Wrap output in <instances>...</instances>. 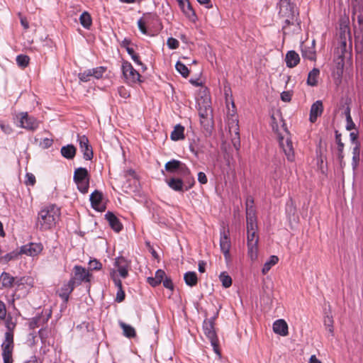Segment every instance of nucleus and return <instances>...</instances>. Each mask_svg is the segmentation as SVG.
Here are the masks:
<instances>
[{
	"label": "nucleus",
	"instance_id": "nucleus-55",
	"mask_svg": "<svg viewBox=\"0 0 363 363\" xmlns=\"http://www.w3.org/2000/svg\"><path fill=\"white\" fill-rule=\"evenodd\" d=\"M284 18L285 25L283 26V29H285L286 26L294 25V22L296 21L295 14H291L288 16H286Z\"/></svg>",
	"mask_w": 363,
	"mask_h": 363
},
{
	"label": "nucleus",
	"instance_id": "nucleus-51",
	"mask_svg": "<svg viewBox=\"0 0 363 363\" xmlns=\"http://www.w3.org/2000/svg\"><path fill=\"white\" fill-rule=\"evenodd\" d=\"M78 77L82 82H89L90 80V77H92L91 70L88 69L84 71V72H80L79 73Z\"/></svg>",
	"mask_w": 363,
	"mask_h": 363
},
{
	"label": "nucleus",
	"instance_id": "nucleus-5",
	"mask_svg": "<svg viewBox=\"0 0 363 363\" xmlns=\"http://www.w3.org/2000/svg\"><path fill=\"white\" fill-rule=\"evenodd\" d=\"M32 279L29 277H21L16 279L14 286L16 287L13 296L17 299L25 296L28 291V286H32Z\"/></svg>",
	"mask_w": 363,
	"mask_h": 363
},
{
	"label": "nucleus",
	"instance_id": "nucleus-9",
	"mask_svg": "<svg viewBox=\"0 0 363 363\" xmlns=\"http://www.w3.org/2000/svg\"><path fill=\"white\" fill-rule=\"evenodd\" d=\"M74 276L71 279H74V284L77 283V285L81 284L82 281L90 282L92 274L86 270L85 268L76 265L74 267Z\"/></svg>",
	"mask_w": 363,
	"mask_h": 363
},
{
	"label": "nucleus",
	"instance_id": "nucleus-47",
	"mask_svg": "<svg viewBox=\"0 0 363 363\" xmlns=\"http://www.w3.org/2000/svg\"><path fill=\"white\" fill-rule=\"evenodd\" d=\"M247 245H252V244H258L259 238L258 235H256V232H249L247 233Z\"/></svg>",
	"mask_w": 363,
	"mask_h": 363
},
{
	"label": "nucleus",
	"instance_id": "nucleus-42",
	"mask_svg": "<svg viewBox=\"0 0 363 363\" xmlns=\"http://www.w3.org/2000/svg\"><path fill=\"white\" fill-rule=\"evenodd\" d=\"M324 325L325 326L326 330L333 335H334V328H333V318L332 315H327L324 318Z\"/></svg>",
	"mask_w": 363,
	"mask_h": 363
},
{
	"label": "nucleus",
	"instance_id": "nucleus-62",
	"mask_svg": "<svg viewBox=\"0 0 363 363\" xmlns=\"http://www.w3.org/2000/svg\"><path fill=\"white\" fill-rule=\"evenodd\" d=\"M6 307L4 301L0 300V320H5L6 318Z\"/></svg>",
	"mask_w": 363,
	"mask_h": 363
},
{
	"label": "nucleus",
	"instance_id": "nucleus-50",
	"mask_svg": "<svg viewBox=\"0 0 363 363\" xmlns=\"http://www.w3.org/2000/svg\"><path fill=\"white\" fill-rule=\"evenodd\" d=\"M211 112H212V110H211L210 106H206L204 107V108H202L200 107L199 109V115L201 119L208 118V116L209 115V113H211Z\"/></svg>",
	"mask_w": 363,
	"mask_h": 363
},
{
	"label": "nucleus",
	"instance_id": "nucleus-38",
	"mask_svg": "<svg viewBox=\"0 0 363 363\" xmlns=\"http://www.w3.org/2000/svg\"><path fill=\"white\" fill-rule=\"evenodd\" d=\"M1 350H2V358L3 359H13V352L14 350V347L11 346H6L1 345Z\"/></svg>",
	"mask_w": 363,
	"mask_h": 363
},
{
	"label": "nucleus",
	"instance_id": "nucleus-26",
	"mask_svg": "<svg viewBox=\"0 0 363 363\" xmlns=\"http://www.w3.org/2000/svg\"><path fill=\"white\" fill-rule=\"evenodd\" d=\"M170 137L171 139L174 141L184 139V127L181 124H177V125H175L174 130L171 133Z\"/></svg>",
	"mask_w": 363,
	"mask_h": 363
},
{
	"label": "nucleus",
	"instance_id": "nucleus-49",
	"mask_svg": "<svg viewBox=\"0 0 363 363\" xmlns=\"http://www.w3.org/2000/svg\"><path fill=\"white\" fill-rule=\"evenodd\" d=\"M246 220H257L256 211L254 206L246 208Z\"/></svg>",
	"mask_w": 363,
	"mask_h": 363
},
{
	"label": "nucleus",
	"instance_id": "nucleus-40",
	"mask_svg": "<svg viewBox=\"0 0 363 363\" xmlns=\"http://www.w3.org/2000/svg\"><path fill=\"white\" fill-rule=\"evenodd\" d=\"M219 279L224 288H228L232 285V278L226 272L220 273Z\"/></svg>",
	"mask_w": 363,
	"mask_h": 363
},
{
	"label": "nucleus",
	"instance_id": "nucleus-30",
	"mask_svg": "<svg viewBox=\"0 0 363 363\" xmlns=\"http://www.w3.org/2000/svg\"><path fill=\"white\" fill-rule=\"evenodd\" d=\"M119 325L123 329V335L128 338H133L136 337V333L135 329L123 322H120Z\"/></svg>",
	"mask_w": 363,
	"mask_h": 363
},
{
	"label": "nucleus",
	"instance_id": "nucleus-32",
	"mask_svg": "<svg viewBox=\"0 0 363 363\" xmlns=\"http://www.w3.org/2000/svg\"><path fill=\"white\" fill-rule=\"evenodd\" d=\"M183 13L192 21H195L197 18L194 9H193L189 1H187L186 6L182 9Z\"/></svg>",
	"mask_w": 363,
	"mask_h": 363
},
{
	"label": "nucleus",
	"instance_id": "nucleus-3",
	"mask_svg": "<svg viewBox=\"0 0 363 363\" xmlns=\"http://www.w3.org/2000/svg\"><path fill=\"white\" fill-rule=\"evenodd\" d=\"M203 330L206 336L209 339L214 352L218 355L219 358H220L221 352L215 330V323H213L212 320H207V318L205 319L203 323Z\"/></svg>",
	"mask_w": 363,
	"mask_h": 363
},
{
	"label": "nucleus",
	"instance_id": "nucleus-45",
	"mask_svg": "<svg viewBox=\"0 0 363 363\" xmlns=\"http://www.w3.org/2000/svg\"><path fill=\"white\" fill-rule=\"evenodd\" d=\"M257 245L258 244H252V245H247V253L252 260L256 259L257 257Z\"/></svg>",
	"mask_w": 363,
	"mask_h": 363
},
{
	"label": "nucleus",
	"instance_id": "nucleus-24",
	"mask_svg": "<svg viewBox=\"0 0 363 363\" xmlns=\"http://www.w3.org/2000/svg\"><path fill=\"white\" fill-rule=\"evenodd\" d=\"M273 330L277 334L285 336L288 334V325L283 319L277 320L273 324Z\"/></svg>",
	"mask_w": 363,
	"mask_h": 363
},
{
	"label": "nucleus",
	"instance_id": "nucleus-20",
	"mask_svg": "<svg viewBox=\"0 0 363 363\" xmlns=\"http://www.w3.org/2000/svg\"><path fill=\"white\" fill-rule=\"evenodd\" d=\"M301 55L304 59H308L311 61L316 60V52L314 40L311 42V45H303L301 46Z\"/></svg>",
	"mask_w": 363,
	"mask_h": 363
},
{
	"label": "nucleus",
	"instance_id": "nucleus-21",
	"mask_svg": "<svg viewBox=\"0 0 363 363\" xmlns=\"http://www.w3.org/2000/svg\"><path fill=\"white\" fill-rule=\"evenodd\" d=\"M115 266L118 268V272L122 278H126L128 276L129 263L123 257H118L115 261Z\"/></svg>",
	"mask_w": 363,
	"mask_h": 363
},
{
	"label": "nucleus",
	"instance_id": "nucleus-48",
	"mask_svg": "<svg viewBox=\"0 0 363 363\" xmlns=\"http://www.w3.org/2000/svg\"><path fill=\"white\" fill-rule=\"evenodd\" d=\"M90 70L92 77H94L96 79H100L106 72V68L105 67H98Z\"/></svg>",
	"mask_w": 363,
	"mask_h": 363
},
{
	"label": "nucleus",
	"instance_id": "nucleus-28",
	"mask_svg": "<svg viewBox=\"0 0 363 363\" xmlns=\"http://www.w3.org/2000/svg\"><path fill=\"white\" fill-rule=\"evenodd\" d=\"M184 279L186 285L193 287L198 283L197 274L194 272H186L184 275Z\"/></svg>",
	"mask_w": 363,
	"mask_h": 363
},
{
	"label": "nucleus",
	"instance_id": "nucleus-27",
	"mask_svg": "<svg viewBox=\"0 0 363 363\" xmlns=\"http://www.w3.org/2000/svg\"><path fill=\"white\" fill-rule=\"evenodd\" d=\"M360 143H357V145L353 147L352 150V168L354 170L357 169L359 163L360 156Z\"/></svg>",
	"mask_w": 363,
	"mask_h": 363
},
{
	"label": "nucleus",
	"instance_id": "nucleus-12",
	"mask_svg": "<svg viewBox=\"0 0 363 363\" xmlns=\"http://www.w3.org/2000/svg\"><path fill=\"white\" fill-rule=\"evenodd\" d=\"M74 287V279H70L67 283L64 284L57 291V294L63 300L65 303L68 302L69 294L73 291Z\"/></svg>",
	"mask_w": 363,
	"mask_h": 363
},
{
	"label": "nucleus",
	"instance_id": "nucleus-31",
	"mask_svg": "<svg viewBox=\"0 0 363 363\" xmlns=\"http://www.w3.org/2000/svg\"><path fill=\"white\" fill-rule=\"evenodd\" d=\"M354 41H355V48L357 49L358 48L363 47V30L361 28H357V26H354Z\"/></svg>",
	"mask_w": 363,
	"mask_h": 363
},
{
	"label": "nucleus",
	"instance_id": "nucleus-46",
	"mask_svg": "<svg viewBox=\"0 0 363 363\" xmlns=\"http://www.w3.org/2000/svg\"><path fill=\"white\" fill-rule=\"evenodd\" d=\"M1 345L14 347V334H11L10 333H5L4 340L3 341Z\"/></svg>",
	"mask_w": 363,
	"mask_h": 363
},
{
	"label": "nucleus",
	"instance_id": "nucleus-34",
	"mask_svg": "<svg viewBox=\"0 0 363 363\" xmlns=\"http://www.w3.org/2000/svg\"><path fill=\"white\" fill-rule=\"evenodd\" d=\"M21 255H22V253L21 252V250L20 251H16V250L12 251L9 253L6 254L4 256H1L0 257V262L6 264L11 260L18 259V257Z\"/></svg>",
	"mask_w": 363,
	"mask_h": 363
},
{
	"label": "nucleus",
	"instance_id": "nucleus-11",
	"mask_svg": "<svg viewBox=\"0 0 363 363\" xmlns=\"http://www.w3.org/2000/svg\"><path fill=\"white\" fill-rule=\"evenodd\" d=\"M230 232L229 230H225V228L220 232V250L223 253L225 259L230 256V240L229 238Z\"/></svg>",
	"mask_w": 363,
	"mask_h": 363
},
{
	"label": "nucleus",
	"instance_id": "nucleus-37",
	"mask_svg": "<svg viewBox=\"0 0 363 363\" xmlns=\"http://www.w3.org/2000/svg\"><path fill=\"white\" fill-rule=\"evenodd\" d=\"M351 6H352V19L354 21L355 15L357 12L363 11L362 4L360 2V0H351Z\"/></svg>",
	"mask_w": 363,
	"mask_h": 363
},
{
	"label": "nucleus",
	"instance_id": "nucleus-4",
	"mask_svg": "<svg viewBox=\"0 0 363 363\" xmlns=\"http://www.w3.org/2000/svg\"><path fill=\"white\" fill-rule=\"evenodd\" d=\"M74 182L77 185V189L82 194L89 191L90 176L86 168H77L74 173Z\"/></svg>",
	"mask_w": 363,
	"mask_h": 363
},
{
	"label": "nucleus",
	"instance_id": "nucleus-25",
	"mask_svg": "<svg viewBox=\"0 0 363 363\" xmlns=\"http://www.w3.org/2000/svg\"><path fill=\"white\" fill-rule=\"evenodd\" d=\"M60 152L65 158L72 160L75 157L77 149L73 145H67L62 147Z\"/></svg>",
	"mask_w": 363,
	"mask_h": 363
},
{
	"label": "nucleus",
	"instance_id": "nucleus-41",
	"mask_svg": "<svg viewBox=\"0 0 363 363\" xmlns=\"http://www.w3.org/2000/svg\"><path fill=\"white\" fill-rule=\"evenodd\" d=\"M176 69L181 74V75L186 78L189 74V70L188 67L180 61H178L175 65Z\"/></svg>",
	"mask_w": 363,
	"mask_h": 363
},
{
	"label": "nucleus",
	"instance_id": "nucleus-16",
	"mask_svg": "<svg viewBox=\"0 0 363 363\" xmlns=\"http://www.w3.org/2000/svg\"><path fill=\"white\" fill-rule=\"evenodd\" d=\"M103 199V194L98 191L95 190L90 195V201L93 208L98 211H105L106 206L101 204V201Z\"/></svg>",
	"mask_w": 363,
	"mask_h": 363
},
{
	"label": "nucleus",
	"instance_id": "nucleus-17",
	"mask_svg": "<svg viewBox=\"0 0 363 363\" xmlns=\"http://www.w3.org/2000/svg\"><path fill=\"white\" fill-rule=\"evenodd\" d=\"M291 14H295L294 6L291 3V0H280L279 11V17L285 18Z\"/></svg>",
	"mask_w": 363,
	"mask_h": 363
},
{
	"label": "nucleus",
	"instance_id": "nucleus-8",
	"mask_svg": "<svg viewBox=\"0 0 363 363\" xmlns=\"http://www.w3.org/2000/svg\"><path fill=\"white\" fill-rule=\"evenodd\" d=\"M79 147L83 153V157L86 160H91L94 157V152L91 145L89 144L88 138L86 135H77Z\"/></svg>",
	"mask_w": 363,
	"mask_h": 363
},
{
	"label": "nucleus",
	"instance_id": "nucleus-13",
	"mask_svg": "<svg viewBox=\"0 0 363 363\" xmlns=\"http://www.w3.org/2000/svg\"><path fill=\"white\" fill-rule=\"evenodd\" d=\"M43 249L41 243L30 242L28 245H23L21 247V252L28 256L35 257L39 255Z\"/></svg>",
	"mask_w": 363,
	"mask_h": 363
},
{
	"label": "nucleus",
	"instance_id": "nucleus-33",
	"mask_svg": "<svg viewBox=\"0 0 363 363\" xmlns=\"http://www.w3.org/2000/svg\"><path fill=\"white\" fill-rule=\"evenodd\" d=\"M79 21L82 26L86 29H89L92 24L91 15L87 11H84L81 14Z\"/></svg>",
	"mask_w": 363,
	"mask_h": 363
},
{
	"label": "nucleus",
	"instance_id": "nucleus-57",
	"mask_svg": "<svg viewBox=\"0 0 363 363\" xmlns=\"http://www.w3.org/2000/svg\"><path fill=\"white\" fill-rule=\"evenodd\" d=\"M167 44L170 49H177L179 45V41L174 38H169Z\"/></svg>",
	"mask_w": 363,
	"mask_h": 363
},
{
	"label": "nucleus",
	"instance_id": "nucleus-59",
	"mask_svg": "<svg viewBox=\"0 0 363 363\" xmlns=\"http://www.w3.org/2000/svg\"><path fill=\"white\" fill-rule=\"evenodd\" d=\"M292 91H284L281 94V99L284 102H290L291 101Z\"/></svg>",
	"mask_w": 363,
	"mask_h": 363
},
{
	"label": "nucleus",
	"instance_id": "nucleus-53",
	"mask_svg": "<svg viewBox=\"0 0 363 363\" xmlns=\"http://www.w3.org/2000/svg\"><path fill=\"white\" fill-rule=\"evenodd\" d=\"M247 233L257 231V220H246Z\"/></svg>",
	"mask_w": 363,
	"mask_h": 363
},
{
	"label": "nucleus",
	"instance_id": "nucleus-58",
	"mask_svg": "<svg viewBox=\"0 0 363 363\" xmlns=\"http://www.w3.org/2000/svg\"><path fill=\"white\" fill-rule=\"evenodd\" d=\"M25 184L27 186H33L35 184V177L32 173H26Z\"/></svg>",
	"mask_w": 363,
	"mask_h": 363
},
{
	"label": "nucleus",
	"instance_id": "nucleus-56",
	"mask_svg": "<svg viewBox=\"0 0 363 363\" xmlns=\"http://www.w3.org/2000/svg\"><path fill=\"white\" fill-rule=\"evenodd\" d=\"M162 283L166 289H170L171 291L174 290V286L170 277H165V279L162 281Z\"/></svg>",
	"mask_w": 363,
	"mask_h": 363
},
{
	"label": "nucleus",
	"instance_id": "nucleus-43",
	"mask_svg": "<svg viewBox=\"0 0 363 363\" xmlns=\"http://www.w3.org/2000/svg\"><path fill=\"white\" fill-rule=\"evenodd\" d=\"M30 58L26 55H19L16 57V62L18 65L22 68L28 67L29 65Z\"/></svg>",
	"mask_w": 363,
	"mask_h": 363
},
{
	"label": "nucleus",
	"instance_id": "nucleus-36",
	"mask_svg": "<svg viewBox=\"0 0 363 363\" xmlns=\"http://www.w3.org/2000/svg\"><path fill=\"white\" fill-rule=\"evenodd\" d=\"M155 17H156L155 15H152L151 13H147V14L144 15V18H140L138 21V28L143 33H144V34L147 33V30L145 24L147 22L148 18H155Z\"/></svg>",
	"mask_w": 363,
	"mask_h": 363
},
{
	"label": "nucleus",
	"instance_id": "nucleus-2",
	"mask_svg": "<svg viewBox=\"0 0 363 363\" xmlns=\"http://www.w3.org/2000/svg\"><path fill=\"white\" fill-rule=\"evenodd\" d=\"M165 170L169 173H177L180 176L188 185L186 186V190L192 188L195 184V179L191 174L190 169L183 162L177 160H172L167 162L164 165Z\"/></svg>",
	"mask_w": 363,
	"mask_h": 363
},
{
	"label": "nucleus",
	"instance_id": "nucleus-35",
	"mask_svg": "<svg viewBox=\"0 0 363 363\" xmlns=\"http://www.w3.org/2000/svg\"><path fill=\"white\" fill-rule=\"evenodd\" d=\"M279 262V257L276 255H272L269 257V259L267 261L262 269V272L263 274H266L272 268V266L275 265Z\"/></svg>",
	"mask_w": 363,
	"mask_h": 363
},
{
	"label": "nucleus",
	"instance_id": "nucleus-54",
	"mask_svg": "<svg viewBox=\"0 0 363 363\" xmlns=\"http://www.w3.org/2000/svg\"><path fill=\"white\" fill-rule=\"evenodd\" d=\"M335 142L337 145V150H344V143L342 142L341 133L337 130H335Z\"/></svg>",
	"mask_w": 363,
	"mask_h": 363
},
{
	"label": "nucleus",
	"instance_id": "nucleus-60",
	"mask_svg": "<svg viewBox=\"0 0 363 363\" xmlns=\"http://www.w3.org/2000/svg\"><path fill=\"white\" fill-rule=\"evenodd\" d=\"M235 135L237 136V138H233L232 139V142H233L234 147L237 150H238L240 149V140L238 128H236Z\"/></svg>",
	"mask_w": 363,
	"mask_h": 363
},
{
	"label": "nucleus",
	"instance_id": "nucleus-44",
	"mask_svg": "<svg viewBox=\"0 0 363 363\" xmlns=\"http://www.w3.org/2000/svg\"><path fill=\"white\" fill-rule=\"evenodd\" d=\"M342 55L339 57V59L340 60V62L337 63V72L336 74L338 77H342L343 73V67H344V62L343 58L345 57V52L347 53L346 50H341Z\"/></svg>",
	"mask_w": 363,
	"mask_h": 363
},
{
	"label": "nucleus",
	"instance_id": "nucleus-7",
	"mask_svg": "<svg viewBox=\"0 0 363 363\" xmlns=\"http://www.w3.org/2000/svg\"><path fill=\"white\" fill-rule=\"evenodd\" d=\"M122 72L124 77L132 83H141V75L135 70L132 65L128 61H123L122 64Z\"/></svg>",
	"mask_w": 363,
	"mask_h": 363
},
{
	"label": "nucleus",
	"instance_id": "nucleus-14",
	"mask_svg": "<svg viewBox=\"0 0 363 363\" xmlns=\"http://www.w3.org/2000/svg\"><path fill=\"white\" fill-rule=\"evenodd\" d=\"M20 123L22 128L29 130H34L39 125L38 121L35 118L29 116L27 112L21 113Z\"/></svg>",
	"mask_w": 363,
	"mask_h": 363
},
{
	"label": "nucleus",
	"instance_id": "nucleus-22",
	"mask_svg": "<svg viewBox=\"0 0 363 363\" xmlns=\"http://www.w3.org/2000/svg\"><path fill=\"white\" fill-rule=\"evenodd\" d=\"M17 277L11 276L9 273L4 272L0 276V283L2 288L11 289L14 287Z\"/></svg>",
	"mask_w": 363,
	"mask_h": 363
},
{
	"label": "nucleus",
	"instance_id": "nucleus-64",
	"mask_svg": "<svg viewBox=\"0 0 363 363\" xmlns=\"http://www.w3.org/2000/svg\"><path fill=\"white\" fill-rule=\"evenodd\" d=\"M165 277L166 276V274H165V272L162 269H157L155 272V278L156 279L160 282V284L162 283V281L165 279Z\"/></svg>",
	"mask_w": 363,
	"mask_h": 363
},
{
	"label": "nucleus",
	"instance_id": "nucleus-1",
	"mask_svg": "<svg viewBox=\"0 0 363 363\" xmlns=\"http://www.w3.org/2000/svg\"><path fill=\"white\" fill-rule=\"evenodd\" d=\"M60 214V209L55 206L46 207L39 212L36 225L41 230L50 229L55 226Z\"/></svg>",
	"mask_w": 363,
	"mask_h": 363
},
{
	"label": "nucleus",
	"instance_id": "nucleus-29",
	"mask_svg": "<svg viewBox=\"0 0 363 363\" xmlns=\"http://www.w3.org/2000/svg\"><path fill=\"white\" fill-rule=\"evenodd\" d=\"M320 74V70L318 68L314 67L311 72H309L307 78V84L311 86H315L318 84V77Z\"/></svg>",
	"mask_w": 363,
	"mask_h": 363
},
{
	"label": "nucleus",
	"instance_id": "nucleus-39",
	"mask_svg": "<svg viewBox=\"0 0 363 363\" xmlns=\"http://www.w3.org/2000/svg\"><path fill=\"white\" fill-rule=\"evenodd\" d=\"M5 325L7 329L6 333H10L14 334V330L16 326V323L13 321V318L11 315H9L5 319Z\"/></svg>",
	"mask_w": 363,
	"mask_h": 363
},
{
	"label": "nucleus",
	"instance_id": "nucleus-52",
	"mask_svg": "<svg viewBox=\"0 0 363 363\" xmlns=\"http://www.w3.org/2000/svg\"><path fill=\"white\" fill-rule=\"evenodd\" d=\"M89 265L91 270H100L102 268V264L96 259L90 260Z\"/></svg>",
	"mask_w": 363,
	"mask_h": 363
},
{
	"label": "nucleus",
	"instance_id": "nucleus-19",
	"mask_svg": "<svg viewBox=\"0 0 363 363\" xmlns=\"http://www.w3.org/2000/svg\"><path fill=\"white\" fill-rule=\"evenodd\" d=\"M323 111V102L320 100L316 101L311 107L309 121L311 123H315L318 117L320 116Z\"/></svg>",
	"mask_w": 363,
	"mask_h": 363
},
{
	"label": "nucleus",
	"instance_id": "nucleus-6",
	"mask_svg": "<svg viewBox=\"0 0 363 363\" xmlns=\"http://www.w3.org/2000/svg\"><path fill=\"white\" fill-rule=\"evenodd\" d=\"M340 38L341 44V50H346L347 38L350 40V47L351 46V33L349 27V18H343L340 21Z\"/></svg>",
	"mask_w": 363,
	"mask_h": 363
},
{
	"label": "nucleus",
	"instance_id": "nucleus-23",
	"mask_svg": "<svg viewBox=\"0 0 363 363\" xmlns=\"http://www.w3.org/2000/svg\"><path fill=\"white\" fill-rule=\"evenodd\" d=\"M285 61L288 67L293 68L299 63L300 57L296 51L289 50L286 55Z\"/></svg>",
	"mask_w": 363,
	"mask_h": 363
},
{
	"label": "nucleus",
	"instance_id": "nucleus-18",
	"mask_svg": "<svg viewBox=\"0 0 363 363\" xmlns=\"http://www.w3.org/2000/svg\"><path fill=\"white\" fill-rule=\"evenodd\" d=\"M105 218L108 221L110 227L116 233H119L122 230L123 226L121 223L120 220L116 216V215L111 212L108 211L105 214Z\"/></svg>",
	"mask_w": 363,
	"mask_h": 363
},
{
	"label": "nucleus",
	"instance_id": "nucleus-15",
	"mask_svg": "<svg viewBox=\"0 0 363 363\" xmlns=\"http://www.w3.org/2000/svg\"><path fill=\"white\" fill-rule=\"evenodd\" d=\"M168 186L173 190L179 192H184L186 190V186L188 184L180 176L177 177H173L167 181Z\"/></svg>",
	"mask_w": 363,
	"mask_h": 363
},
{
	"label": "nucleus",
	"instance_id": "nucleus-61",
	"mask_svg": "<svg viewBox=\"0 0 363 363\" xmlns=\"http://www.w3.org/2000/svg\"><path fill=\"white\" fill-rule=\"evenodd\" d=\"M201 124L203 125V127L207 130L211 131L212 128V121L209 118L206 119H201L200 121Z\"/></svg>",
	"mask_w": 363,
	"mask_h": 363
},
{
	"label": "nucleus",
	"instance_id": "nucleus-63",
	"mask_svg": "<svg viewBox=\"0 0 363 363\" xmlns=\"http://www.w3.org/2000/svg\"><path fill=\"white\" fill-rule=\"evenodd\" d=\"M363 11H361L359 12H357L355 15V17H357L358 26H357V28H361L362 30H363Z\"/></svg>",
	"mask_w": 363,
	"mask_h": 363
},
{
	"label": "nucleus",
	"instance_id": "nucleus-10",
	"mask_svg": "<svg viewBox=\"0 0 363 363\" xmlns=\"http://www.w3.org/2000/svg\"><path fill=\"white\" fill-rule=\"evenodd\" d=\"M279 142L280 147L283 149L284 154L289 161L293 162L295 158L293 143L289 137H287L284 140V137H279Z\"/></svg>",
	"mask_w": 363,
	"mask_h": 363
}]
</instances>
